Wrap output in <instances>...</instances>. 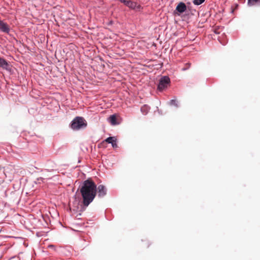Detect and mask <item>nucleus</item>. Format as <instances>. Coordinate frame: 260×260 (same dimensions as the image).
<instances>
[{
    "mask_svg": "<svg viewBox=\"0 0 260 260\" xmlns=\"http://www.w3.org/2000/svg\"><path fill=\"white\" fill-rule=\"evenodd\" d=\"M83 205L87 207L93 201L96 195V185L91 179L84 181L80 188Z\"/></svg>",
    "mask_w": 260,
    "mask_h": 260,
    "instance_id": "f257e3e1",
    "label": "nucleus"
},
{
    "mask_svg": "<svg viewBox=\"0 0 260 260\" xmlns=\"http://www.w3.org/2000/svg\"><path fill=\"white\" fill-rule=\"evenodd\" d=\"M87 126V123L85 119L81 117H76L72 121L71 127L74 130H79L85 128Z\"/></svg>",
    "mask_w": 260,
    "mask_h": 260,
    "instance_id": "f03ea898",
    "label": "nucleus"
},
{
    "mask_svg": "<svg viewBox=\"0 0 260 260\" xmlns=\"http://www.w3.org/2000/svg\"><path fill=\"white\" fill-rule=\"evenodd\" d=\"M170 80L169 77L164 76L161 78L158 85L157 88L159 90L161 91L166 88L168 85L170 84Z\"/></svg>",
    "mask_w": 260,
    "mask_h": 260,
    "instance_id": "7ed1b4c3",
    "label": "nucleus"
},
{
    "mask_svg": "<svg viewBox=\"0 0 260 260\" xmlns=\"http://www.w3.org/2000/svg\"><path fill=\"white\" fill-rule=\"evenodd\" d=\"M187 10V7L185 3L183 2H180L177 5L175 10L174 11V14L179 16L181 14L185 12Z\"/></svg>",
    "mask_w": 260,
    "mask_h": 260,
    "instance_id": "20e7f679",
    "label": "nucleus"
},
{
    "mask_svg": "<svg viewBox=\"0 0 260 260\" xmlns=\"http://www.w3.org/2000/svg\"><path fill=\"white\" fill-rule=\"evenodd\" d=\"M100 198H103L107 194V188L103 185H100L96 187V193Z\"/></svg>",
    "mask_w": 260,
    "mask_h": 260,
    "instance_id": "39448f33",
    "label": "nucleus"
},
{
    "mask_svg": "<svg viewBox=\"0 0 260 260\" xmlns=\"http://www.w3.org/2000/svg\"><path fill=\"white\" fill-rule=\"evenodd\" d=\"M116 139L114 137H108L104 141V142H106L107 143H111L112 145V147L114 148H117L118 146H117V144L116 143Z\"/></svg>",
    "mask_w": 260,
    "mask_h": 260,
    "instance_id": "423d86ee",
    "label": "nucleus"
},
{
    "mask_svg": "<svg viewBox=\"0 0 260 260\" xmlns=\"http://www.w3.org/2000/svg\"><path fill=\"white\" fill-rule=\"evenodd\" d=\"M0 30L4 32L8 33L10 31V28L7 23L0 20Z\"/></svg>",
    "mask_w": 260,
    "mask_h": 260,
    "instance_id": "0eeeda50",
    "label": "nucleus"
},
{
    "mask_svg": "<svg viewBox=\"0 0 260 260\" xmlns=\"http://www.w3.org/2000/svg\"><path fill=\"white\" fill-rule=\"evenodd\" d=\"M0 68L3 69L9 70V65L8 62L4 58L0 57Z\"/></svg>",
    "mask_w": 260,
    "mask_h": 260,
    "instance_id": "6e6552de",
    "label": "nucleus"
},
{
    "mask_svg": "<svg viewBox=\"0 0 260 260\" xmlns=\"http://www.w3.org/2000/svg\"><path fill=\"white\" fill-rule=\"evenodd\" d=\"M120 2L124 4L125 6L129 8H134L135 4L131 1L126 0H119Z\"/></svg>",
    "mask_w": 260,
    "mask_h": 260,
    "instance_id": "1a4fd4ad",
    "label": "nucleus"
},
{
    "mask_svg": "<svg viewBox=\"0 0 260 260\" xmlns=\"http://www.w3.org/2000/svg\"><path fill=\"white\" fill-rule=\"evenodd\" d=\"M109 121L112 125H116L118 124L117 118L115 115H111L109 118Z\"/></svg>",
    "mask_w": 260,
    "mask_h": 260,
    "instance_id": "9d476101",
    "label": "nucleus"
},
{
    "mask_svg": "<svg viewBox=\"0 0 260 260\" xmlns=\"http://www.w3.org/2000/svg\"><path fill=\"white\" fill-rule=\"evenodd\" d=\"M248 4L249 6L260 5V0H248Z\"/></svg>",
    "mask_w": 260,
    "mask_h": 260,
    "instance_id": "9b49d317",
    "label": "nucleus"
},
{
    "mask_svg": "<svg viewBox=\"0 0 260 260\" xmlns=\"http://www.w3.org/2000/svg\"><path fill=\"white\" fill-rule=\"evenodd\" d=\"M149 110V107L146 105L143 106L141 108V112L144 115H146L148 113Z\"/></svg>",
    "mask_w": 260,
    "mask_h": 260,
    "instance_id": "f8f14e48",
    "label": "nucleus"
},
{
    "mask_svg": "<svg viewBox=\"0 0 260 260\" xmlns=\"http://www.w3.org/2000/svg\"><path fill=\"white\" fill-rule=\"evenodd\" d=\"M19 260H30L29 256H27V257L23 254L19 255V257H17Z\"/></svg>",
    "mask_w": 260,
    "mask_h": 260,
    "instance_id": "ddd939ff",
    "label": "nucleus"
},
{
    "mask_svg": "<svg viewBox=\"0 0 260 260\" xmlns=\"http://www.w3.org/2000/svg\"><path fill=\"white\" fill-rule=\"evenodd\" d=\"M205 0H193V3L195 5H200L204 2Z\"/></svg>",
    "mask_w": 260,
    "mask_h": 260,
    "instance_id": "4468645a",
    "label": "nucleus"
},
{
    "mask_svg": "<svg viewBox=\"0 0 260 260\" xmlns=\"http://www.w3.org/2000/svg\"><path fill=\"white\" fill-rule=\"evenodd\" d=\"M170 105L171 106H175L176 107H178L177 102L176 100H172L170 101Z\"/></svg>",
    "mask_w": 260,
    "mask_h": 260,
    "instance_id": "2eb2a0df",
    "label": "nucleus"
},
{
    "mask_svg": "<svg viewBox=\"0 0 260 260\" xmlns=\"http://www.w3.org/2000/svg\"><path fill=\"white\" fill-rule=\"evenodd\" d=\"M190 66H191L190 63H187L185 64V67L182 69V70L184 71L186 70L190 67Z\"/></svg>",
    "mask_w": 260,
    "mask_h": 260,
    "instance_id": "dca6fc26",
    "label": "nucleus"
},
{
    "mask_svg": "<svg viewBox=\"0 0 260 260\" xmlns=\"http://www.w3.org/2000/svg\"><path fill=\"white\" fill-rule=\"evenodd\" d=\"M9 260H18V258L13 257V258L10 259Z\"/></svg>",
    "mask_w": 260,
    "mask_h": 260,
    "instance_id": "f3484780",
    "label": "nucleus"
}]
</instances>
